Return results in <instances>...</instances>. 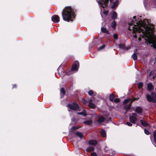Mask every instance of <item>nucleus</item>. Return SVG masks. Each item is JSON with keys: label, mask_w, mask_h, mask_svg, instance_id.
<instances>
[{"label": "nucleus", "mask_w": 156, "mask_h": 156, "mask_svg": "<svg viewBox=\"0 0 156 156\" xmlns=\"http://www.w3.org/2000/svg\"><path fill=\"white\" fill-rule=\"evenodd\" d=\"M129 121L131 123H135V122L137 120V118L135 116H130L129 117Z\"/></svg>", "instance_id": "nucleus-7"}, {"label": "nucleus", "mask_w": 156, "mask_h": 156, "mask_svg": "<svg viewBox=\"0 0 156 156\" xmlns=\"http://www.w3.org/2000/svg\"><path fill=\"white\" fill-rule=\"evenodd\" d=\"M143 86V83L142 82H140L138 83V88L139 89H141V88H142Z\"/></svg>", "instance_id": "nucleus-31"}, {"label": "nucleus", "mask_w": 156, "mask_h": 156, "mask_svg": "<svg viewBox=\"0 0 156 156\" xmlns=\"http://www.w3.org/2000/svg\"><path fill=\"white\" fill-rule=\"evenodd\" d=\"M66 93V90L64 87H62L60 89V94L61 95L62 94L63 95V96H64Z\"/></svg>", "instance_id": "nucleus-18"}, {"label": "nucleus", "mask_w": 156, "mask_h": 156, "mask_svg": "<svg viewBox=\"0 0 156 156\" xmlns=\"http://www.w3.org/2000/svg\"><path fill=\"white\" fill-rule=\"evenodd\" d=\"M154 146L155 147H156V146L155 145H154Z\"/></svg>", "instance_id": "nucleus-56"}, {"label": "nucleus", "mask_w": 156, "mask_h": 156, "mask_svg": "<svg viewBox=\"0 0 156 156\" xmlns=\"http://www.w3.org/2000/svg\"><path fill=\"white\" fill-rule=\"evenodd\" d=\"M150 43L153 44L154 45V48L156 49V42L155 41H153L151 42Z\"/></svg>", "instance_id": "nucleus-34"}, {"label": "nucleus", "mask_w": 156, "mask_h": 156, "mask_svg": "<svg viewBox=\"0 0 156 156\" xmlns=\"http://www.w3.org/2000/svg\"><path fill=\"white\" fill-rule=\"evenodd\" d=\"M115 98V96L114 95L112 94H110L109 96V100L111 101H113V99L114 98Z\"/></svg>", "instance_id": "nucleus-29"}, {"label": "nucleus", "mask_w": 156, "mask_h": 156, "mask_svg": "<svg viewBox=\"0 0 156 156\" xmlns=\"http://www.w3.org/2000/svg\"><path fill=\"white\" fill-rule=\"evenodd\" d=\"M153 136L154 138V143L156 144V130H154L153 133Z\"/></svg>", "instance_id": "nucleus-26"}, {"label": "nucleus", "mask_w": 156, "mask_h": 156, "mask_svg": "<svg viewBox=\"0 0 156 156\" xmlns=\"http://www.w3.org/2000/svg\"><path fill=\"white\" fill-rule=\"evenodd\" d=\"M101 136L105 137L106 136V132L105 131L104 129H102L101 131Z\"/></svg>", "instance_id": "nucleus-22"}, {"label": "nucleus", "mask_w": 156, "mask_h": 156, "mask_svg": "<svg viewBox=\"0 0 156 156\" xmlns=\"http://www.w3.org/2000/svg\"><path fill=\"white\" fill-rule=\"evenodd\" d=\"M51 20L54 23H58L60 21V17L58 15H54L51 17Z\"/></svg>", "instance_id": "nucleus-6"}, {"label": "nucleus", "mask_w": 156, "mask_h": 156, "mask_svg": "<svg viewBox=\"0 0 156 156\" xmlns=\"http://www.w3.org/2000/svg\"><path fill=\"white\" fill-rule=\"evenodd\" d=\"M117 2V1H116L115 3L114 2L113 3V4L111 6V8L112 9H115L118 6V5Z\"/></svg>", "instance_id": "nucleus-21"}, {"label": "nucleus", "mask_w": 156, "mask_h": 156, "mask_svg": "<svg viewBox=\"0 0 156 156\" xmlns=\"http://www.w3.org/2000/svg\"><path fill=\"white\" fill-rule=\"evenodd\" d=\"M117 14L116 12H113L112 14V20H115L117 17Z\"/></svg>", "instance_id": "nucleus-15"}, {"label": "nucleus", "mask_w": 156, "mask_h": 156, "mask_svg": "<svg viewBox=\"0 0 156 156\" xmlns=\"http://www.w3.org/2000/svg\"><path fill=\"white\" fill-rule=\"evenodd\" d=\"M75 16L74 9L71 6L66 7L63 9L62 16L64 21L68 22L73 21Z\"/></svg>", "instance_id": "nucleus-1"}, {"label": "nucleus", "mask_w": 156, "mask_h": 156, "mask_svg": "<svg viewBox=\"0 0 156 156\" xmlns=\"http://www.w3.org/2000/svg\"><path fill=\"white\" fill-rule=\"evenodd\" d=\"M66 75H68L67 73H66Z\"/></svg>", "instance_id": "nucleus-53"}, {"label": "nucleus", "mask_w": 156, "mask_h": 156, "mask_svg": "<svg viewBox=\"0 0 156 156\" xmlns=\"http://www.w3.org/2000/svg\"><path fill=\"white\" fill-rule=\"evenodd\" d=\"M140 122L142 125L144 126H149L150 127V125L148 123L146 122V121L144 120H140Z\"/></svg>", "instance_id": "nucleus-10"}, {"label": "nucleus", "mask_w": 156, "mask_h": 156, "mask_svg": "<svg viewBox=\"0 0 156 156\" xmlns=\"http://www.w3.org/2000/svg\"><path fill=\"white\" fill-rule=\"evenodd\" d=\"M153 78L154 79L155 77H156V73L154 74V76H153Z\"/></svg>", "instance_id": "nucleus-48"}, {"label": "nucleus", "mask_w": 156, "mask_h": 156, "mask_svg": "<svg viewBox=\"0 0 156 156\" xmlns=\"http://www.w3.org/2000/svg\"><path fill=\"white\" fill-rule=\"evenodd\" d=\"M154 146L155 147H156V146L155 145H154Z\"/></svg>", "instance_id": "nucleus-57"}, {"label": "nucleus", "mask_w": 156, "mask_h": 156, "mask_svg": "<svg viewBox=\"0 0 156 156\" xmlns=\"http://www.w3.org/2000/svg\"><path fill=\"white\" fill-rule=\"evenodd\" d=\"M91 156H97V154L95 152H93L91 154Z\"/></svg>", "instance_id": "nucleus-40"}, {"label": "nucleus", "mask_w": 156, "mask_h": 156, "mask_svg": "<svg viewBox=\"0 0 156 156\" xmlns=\"http://www.w3.org/2000/svg\"><path fill=\"white\" fill-rule=\"evenodd\" d=\"M134 37L135 38H137L136 35V34H135V35H134Z\"/></svg>", "instance_id": "nucleus-49"}, {"label": "nucleus", "mask_w": 156, "mask_h": 156, "mask_svg": "<svg viewBox=\"0 0 156 156\" xmlns=\"http://www.w3.org/2000/svg\"><path fill=\"white\" fill-rule=\"evenodd\" d=\"M138 40L139 41H140L141 40V39L140 37H139Z\"/></svg>", "instance_id": "nucleus-50"}, {"label": "nucleus", "mask_w": 156, "mask_h": 156, "mask_svg": "<svg viewBox=\"0 0 156 156\" xmlns=\"http://www.w3.org/2000/svg\"><path fill=\"white\" fill-rule=\"evenodd\" d=\"M132 57L134 60H136L137 59V56L135 53H134L132 55Z\"/></svg>", "instance_id": "nucleus-30"}, {"label": "nucleus", "mask_w": 156, "mask_h": 156, "mask_svg": "<svg viewBox=\"0 0 156 156\" xmlns=\"http://www.w3.org/2000/svg\"><path fill=\"white\" fill-rule=\"evenodd\" d=\"M79 128V127H77L75 126L72 127L70 129V132L71 133L73 132L74 131L78 129Z\"/></svg>", "instance_id": "nucleus-24"}, {"label": "nucleus", "mask_w": 156, "mask_h": 156, "mask_svg": "<svg viewBox=\"0 0 156 156\" xmlns=\"http://www.w3.org/2000/svg\"><path fill=\"white\" fill-rule=\"evenodd\" d=\"M108 12L107 11H105L104 12V13L106 15H107L108 14Z\"/></svg>", "instance_id": "nucleus-43"}, {"label": "nucleus", "mask_w": 156, "mask_h": 156, "mask_svg": "<svg viewBox=\"0 0 156 156\" xmlns=\"http://www.w3.org/2000/svg\"><path fill=\"white\" fill-rule=\"evenodd\" d=\"M119 47L120 48L123 50H128L129 49L128 47H126L125 45L124 44H120L118 45Z\"/></svg>", "instance_id": "nucleus-9"}, {"label": "nucleus", "mask_w": 156, "mask_h": 156, "mask_svg": "<svg viewBox=\"0 0 156 156\" xmlns=\"http://www.w3.org/2000/svg\"><path fill=\"white\" fill-rule=\"evenodd\" d=\"M130 106L129 105H126L124 107V108L126 110V112H127L130 109Z\"/></svg>", "instance_id": "nucleus-27"}, {"label": "nucleus", "mask_w": 156, "mask_h": 156, "mask_svg": "<svg viewBox=\"0 0 156 156\" xmlns=\"http://www.w3.org/2000/svg\"><path fill=\"white\" fill-rule=\"evenodd\" d=\"M135 111L138 114L141 113L143 112V109L140 107H137L136 108Z\"/></svg>", "instance_id": "nucleus-11"}, {"label": "nucleus", "mask_w": 156, "mask_h": 156, "mask_svg": "<svg viewBox=\"0 0 156 156\" xmlns=\"http://www.w3.org/2000/svg\"><path fill=\"white\" fill-rule=\"evenodd\" d=\"M94 150V148L92 147H87L86 149L87 152H91L93 151Z\"/></svg>", "instance_id": "nucleus-20"}, {"label": "nucleus", "mask_w": 156, "mask_h": 156, "mask_svg": "<svg viewBox=\"0 0 156 156\" xmlns=\"http://www.w3.org/2000/svg\"><path fill=\"white\" fill-rule=\"evenodd\" d=\"M111 2H112V1L113 0H110Z\"/></svg>", "instance_id": "nucleus-52"}, {"label": "nucleus", "mask_w": 156, "mask_h": 156, "mask_svg": "<svg viewBox=\"0 0 156 156\" xmlns=\"http://www.w3.org/2000/svg\"><path fill=\"white\" fill-rule=\"evenodd\" d=\"M76 134L77 136H78L81 139H82L83 137V134L80 132L76 133Z\"/></svg>", "instance_id": "nucleus-23"}, {"label": "nucleus", "mask_w": 156, "mask_h": 156, "mask_svg": "<svg viewBox=\"0 0 156 156\" xmlns=\"http://www.w3.org/2000/svg\"><path fill=\"white\" fill-rule=\"evenodd\" d=\"M132 115H133V116H137V115L136 113H132Z\"/></svg>", "instance_id": "nucleus-47"}, {"label": "nucleus", "mask_w": 156, "mask_h": 156, "mask_svg": "<svg viewBox=\"0 0 156 156\" xmlns=\"http://www.w3.org/2000/svg\"><path fill=\"white\" fill-rule=\"evenodd\" d=\"M126 124L128 126H132V124L129 122H126Z\"/></svg>", "instance_id": "nucleus-41"}, {"label": "nucleus", "mask_w": 156, "mask_h": 156, "mask_svg": "<svg viewBox=\"0 0 156 156\" xmlns=\"http://www.w3.org/2000/svg\"><path fill=\"white\" fill-rule=\"evenodd\" d=\"M105 120V118L103 116H101L99 117L98 120V122L99 123H101L104 122Z\"/></svg>", "instance_id": "nucleus-14"}, {"label": "nucleus", "mask_w": 156, "mask_h": 156, "mask_svg": "<svg viewBox=\"0 0 156 156\" xmlns=\"http://www.w3.org/2000/svg\"><path fill=\"white\" fill-rule=\"evenodd\" d=\"M116 25L117 24L115 20H114L111 23L112 27L113 29H115L116 27Z\"/></svg>", "instance_id": "nucleus-25"}, {"label": "nucleus", "mask_w": 156, "mask_h": 156, "mask_svg": "<svg viewBox=\"0 0 156 156\" xmlns=\"http://www.w3.org/2000/svg\"><path fill=\"white\" fill-rule=\"evenodd\" d=\"M101 31L103 33H105L107 34H109L110 32L107 30L106 28L102 27L101 29Z\"/></svg>", "instance_id": "nucleus-17"}, {"label": "nucleus", "mask_w": 156, "mask_h": 156, "mask_svg": "<svg viewBox=\"0 0 156 156\" xmlns=\"http://www.w3.org/2000/svg\"><path fill=\"white\" fill-rule=\"evenodd\" d=\"M154 146L155 147H156V146L155 145H154Z\"/></svg>", "instance_id": "nucleus-54"}, {"label": "nucleus", "mask_w": 156, "mask_h": 156, "mask_svg": "<svg viewBox=\"0 0 156 156\" xmlns=\"http://www.w3.org/2000/svg\"><path fill=\"white\" fill-rule=\"evenodd\" d=\"M154 146L155 147H156V146L155 145H154Z\"/></svg>", "instance_id": "nucleus-55"}, {"label": "nucleus", "mask_w": 156, "mask_h": 156, "mask_svg": "<svg viewBox=\"0 0 156 156\" xmlns=\"http://www.w3.org/2000/svg\"><path fill=\"white\" fill-rule=\"evenodd\" d=\"M133 19H136V16H134L133 17Z\"/></svg>", "instance_id": "nucleus-51"}, {"label": "nucleus", "mask_w": 156, "mask_h": 156, "mask_svg": "<svg viewBox=\"0 0 156 156\" xmlns=\"http://www.w3.org/2000/svg\"><path fill=\"white\" fill-rule=\"evenodd\" d=\"M134 23V21L132 20L130 23H129V26L128 28L129 30H132V32L133 34H136V32H142L143 33L145 32L144 30L141 28V27H144V26L142 24V22H137L136 23V24H133Z\"/></svg>", "instance_id": "nucleus-2"}, {"label": "nucleus", "mask_w": 156, "mask_h": 156, "mask_svg": "<svg viewBox=\"0 0 156 156\" xmlns=\"http://www.w3.org/2000/svg\"><path fill=\"white\" fill-rule=\"evenodd\" d=\"M120 101V99L119 98H116L114 100V101L116 103L119 102Z\"/></svg>", "instance_id": "nucleus-36"}, {"label": "nucleus", "mask_w": 156, "mask_h": 156, "mask_svg": "<svg viewBox=\"0 0 156 156\" xmlns=\"http://www.w3.org/2000/svg\"><path fill=\"white\" fill-rule=\"evenodd\" d=\"M93 93V91L92 90H90L88 92V94L90 96H92Z\"/></svg>", "instance_id": "nucleus-35"}, {"label": "nucleus", "mask_w": 156, "mask_h": 156, "mask_svg": "<svg viewBox=\"0 0 156 156\" xmlns=\"http://www.w3.org/2000/svg\"><path fill=\"white\" fill-rule=\"evenodd\" d=\"M79 66V62L78 61H75L74 63L73 64L72 70L73 71L78 70V68Z\"/></svg>", "instance_id": "nucleus-5"}, {"label": "nucleus", "mask_w": 156, "mask_h": 156, "mask_svg": "<svg viewBox=\"0 0 156 156\" xmlns=\"http://www.w3.org/2000/svg\"><path fill=\"white\" fill-rule=\"evenodd\" d=\"M86 111L84 109L83 111L81 112H79L77 113V114L79 115H82L84 116H86L87 115L86 113Z\"/></svg>", "instance_id": "nucleus-16"}, {"label": "nucleus", "mask_w": 156, "mask_h": 156, "mask_svg": "<svg viewBox=\"0 0 156 156\" xmlns=\"http://www.w3.org/2000/svg\"><path fill=\"white\" fill-rule=\"evenodd\" d=\"M154 89L153 86L151 83H149L147 85V89L148 91H151Z\"/></svg>", "instance_id": "nucleus-12"}, {"label": "nucleus", "mask_w": 156, "mask_h": 156, "mask_svg": "<svg viewBox=\"0 0 156 156\" xmlns=\"http://www.w3.org/2000/svg\"><path fill=\"white\" fill-rule=\"evenodd\" d=\"M98 3H99L101 5V6H102V7H103V8H104V6H103L102 5H103V3L101 1H98Z\"/></svg>", "instance_id": "nucleus-45"}, {"label": "nucleus", "mask_w": 156, "mask_h": 156, "mask_svg": "<svg viewBox=\"0 0 156 156\" xmlns=\"http://www.w3.org/2000/svg\"><path fill=\"white\" fill-rule=\"evenodd\" d=\"M88 143L89 144L95 146L97 144V142L95 140H90L89 141Z\"/></svg>", "instance_id": "nucleus-13"}, {"label": "nucleus", "mask_w": 156, "mask_h": 156, "mask_svg": "<svg viewBox=\"0 0 156 156\" xmlns=\"http://www.w3.org/2000/svg\"><path fill=\"white\" fill-rule=\"evenodd\" d=\"M106 46V45L105 44L102 45L98 49V51L100 50L101 49H103L105 48Z\"/></svg>", "instance_id": "nucleus-32"}, {"label": "nucleus", "mask_w": 156, "mask_h": 156, "mask_svg": "<svg viewBox=\"0 0 156 156\" xmlns=\"http://www.w3.org/2000/svg\"><path fill=\"white\" fill-rule=\"evenodd\" d=\"M83 101V103L84 104H85V103H88V101H87L85 100V99H84Z\"/></svg>", "instance_id": "nucleus-46"}, {"label": "nucleus", "mask_w": 156, "mask_h": 156, "mask_svg": "<svg viewBox=\"0 0 156 156\" xmlns=\"http://www.w3.org/2000/svg\"><path fill=\"white\" fill-rule=\"evenodd\" d=\"M113 38L115 39H117L118 38V35L116 34H115L113 35Z\"/></svg>", "instance_id": "nucleus-39"}, {"label": "nucleus", "mask_w": 156, "mask_h": 156, "mask_svg": "<svg viewBox=\"0 0 156 156\" xmlns=\"http://www.w3.org/2000/svg\"><path fill=\"white\" fill-rule=\"evenodd\" d=\"M92 122L93 121L91 120H87L83 122L84 124L88 125H91Z\"/></svg>", "instance_id": "nucleus-19"}, {"label": "nucleus", "mask_w": 156, "mask_h": 156, "mask_svg": "<svg viewBox=\"0 0 156 156\" xmlns=\"http://www.w3.org/2000/svg\"><path fill=\"white\" fill-rule=\"evenodd\" d=\"M130 100L131 99L130 98L125 100L123 101V104L125 105L126 104L128 103L130 101Z\"/></svg>", "instance_id": "nucleus-28"}, {"label": "nucleus", "mask_w": 156, "mask_h": 156, "mask_svg": "<svg viewBox=\"0 0 156 156\" xmlns=\"http://www.w3.org/2000/svg\"><path fill=\"white\" fill-rule=\"evenodd\" d=\"M139 99V97L138 98H134L133 97L131 100L133 101H135L138 100Z\"/></svg>", "instance_id": "nucleus-37"}, {"label": "nucleus", "mask_w": 156, "mask_h": 156, "mask_svg": "<svg viewBox=\"0 0 156 156\" xmlns=\"http://www.w3.org/2000/svg\"><path fill=\"white\" fill-rule=\"evenodd\" d=\"M130 101H130V102L128 105H129V106H130V107H131L132 104L133 103V101L131 99Z\"/></svg>", "instance_id": "nucleus-44"}, {"label": "nucleus", "mask_w": 156, "mask_h": 156, "mask_svg": "<svg viewBox=\"0 0 156 156\" xmlns=\"http://www.w3.org/2000/svg\"><path fill=\"white\" fill-rule=\"evenodd\" d=\"M102 2H103L104 4L106 5L109 1V0H101Z\"/></svg>", "instance_id": "nucleus-38"}, {"label": "nucleus", "mask_w": 156, "mask_h": 156, "mask_svg": "<svg viewBox=\"0 0 156 156\" xmlns=\"http://www.w3.org/2000/svg\"><path fill=\"white\" fill-rule=\"evenodd\" d=\"M144 132L147 135H149L150 134L149 131L145 128L144 129Z\"/></svg>", "instance_id": "nucleus-33"}, {"label": "nucleus", "mask_w": 156, "mask_h": 156, "mask_svg": "<svg viewBox=\"0 0 156 156\" xmlns=\"http://www.w3.org/2000/svg\"><path fill=\"white\" fill-rule=\"evenodd\" d=\"M67 107L72 110L75 111H78L80 109V107L78 104L76 102H75L73 103L72 104L69 103L67 104Z\"/></svg>", "instance_id": "nucleus-4"}, {"label": "nucleus", "mask_w": 156, "mask_h": 156, "mask_svg": "<svg viewBox=\"0 0 156 156\" xmlns=\"http://www.w3.org/2000/svg\"><path fill=\"white\" fill-rule=\"evenodd\" d=\"M92 101L91 100H88V106L91 108L94 109L96 108V105L92 103Z\"/></svg>", "instance_id": "nucleus-8"}, {"label": "nucleus", "mask_w": 156, "mask_h": 156, "mask_svg": "<svg viewBox=\"0 0 156 156\" xmlns=\"http://www.w3.org/2000/svg\"><path fill=\"white\" fill-rule=\"evenodd\" d=\"M146 98L149 102L156 103V94L154 92H151V95L149 94H147L146 96Z\"/></svg>", "instance_id": "nucleus-3"}, {"label": "nucleus", "mask_w": 156, "mask_h": 156, "mask_svg": "<svg viewBox=\"0 0 156 156\" xmlns=\"http://www.w3.org/2000/svg\"><path fill=\"white\" fill-rule=\"evenodd\" d=\"M13 85V87H12V89L16 88H17V85L16 84H14L13 85Z\"/></svg>", "instance_id": "nucleus-42"}]
</instances>
